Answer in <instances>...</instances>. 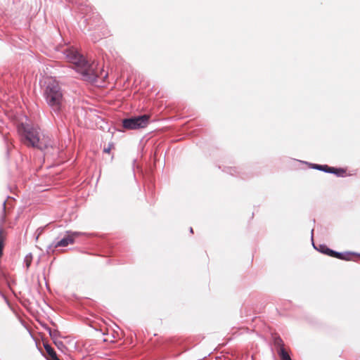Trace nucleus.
<instances>
[{
    "label": "nucleus",
    "mask_w": 360,
    "mask_h": 360,
    "mask_svg": "<svg viewBox=\"0 0 360 360\" xmlns=\"http://www.w3.org/2000/svg\"><path fill=\"white\" fill-rule=\"evenodd\" d=\"M279 355L281 358V360H291L290 356L283 347L280 349Z\"/></svg>",
    "instance_id": "8"
},
{
    "label": "nucleus",
    "mask_w": 360,
    "mask_h": 360,
    "mask_svg": "<svg viewBox=\"0 0 360 360\" xmlns=\"http://www.w3.org/2000/svg\"><path fill=\"white\" fill-rule=\"evenodd\" d=\"M149 121V116L142 115L126 119L123 121V127L127 129H137L146 127Z\"/></svg>",
    "instance_id": "4"
},
{
    "label": "nucleus",
    "mask_w": 360,
    "mask_h": 360,
    "mask_svg": "<svg viewBox=\"0 0 360 360\" xmlns=\"http://www.w3.org/2000/svg\"><path fill=\"white\" fill-rule=\"evenodd\" d=\"M45 348H46L47 353L49 354V356L51 358L56 355V352L50 347L47 346V347H45Z\"/></svg>",
    "instance_id": "10"
},
{
    "label": "nucleus",
    "mask_w": 360,
    "mask_h": 360,
    "mask_svg": "<svg viewBox=\"0 0 360 360\" xmlns=\"http://www.w3.org/2000/svg\"><path fill=\"white\" fill-rule=\"evenodd\" d=\"M110 148H105V149H104V151H105V153H109V152H110Z\"/></svg>",
    "instance_id": "13"
},
{
    "label": "nucleus",
    "mask_w": 360,
    "mask_h": 360,
    "mask_svg": "<svg viewBox=\"0 0 360 360\" xmlns=\"http://www.w3.org/2000/svg\"><path fill=\"white\" fill-rule=\"evenodd\" d=\"M19 130L22 133L26 144L43 150L48 146L49 140L44 135L39 134L37 129L29 124H22Z\"/></svg>",
    "instance_id": "3"
},
{
    "label": "nucleus",
    "mask_w": 360,
    "mask_h": 360,
    "mask_svg": "<svg viewBox=\"0 0 360 360\" xmlns=\"http://www.w3.org/2000/svg\"><path fill=\"white\" fill-rule=\"evenodd\" d=\"M32 259V257L31 255H27L25 258V262L26 264V266L28 268L31 264Z\"/></svg>",
    "instance_id": "11"
},
{
    "label": "nucleus",
    "mask_w": 360,
    "mask_h": 360,
    "mask_svg": "<svg viewBox=\"0 0 360 360\" xmlns=\"http://www.w3.org/2000/svg\"><path fill=\"white\" fill-rule=\"evenodd\" d=\"M314 168H316L320 170H323L327 172L337 173L335 169L333 167H328L326 165H315Z\"/></svg>",
    "instance_id": "7"
},
{
    "label": "nucleus",
    "mask_w": 360,
    "mask_h": 360,
    "mask_svg": "<svg viewBox=\"0 0 360 360\" xmlns=\"http://www.w3.org/2000/svg\"><path fill=\"white\" fill-rule=\"evenodd\" d=\"M3 248H4V235L2 230H0V258L3 254Z\"/></svg>",
    "instance_id": "9"
},
{
    "label": "nucleus",
    "mask_w": 360,
    "mask_h": 360,
    "mask_svg": "<svg viewBox=\"0 0 360 360\" xmlns=\"http://www.w3.org/2000/svg\"><path fill=\"white\" fill-rule=\"evenodd\" d=\"M51 359H52V360H60V359L57 357V356H56V355L55 356L52 357Z\"/></svg>",
    "instance_id": "12"
},
{
    "label": "nucleus",
    "mask_w": 360,
    "mask_h": 360,
    "mask_svg": "<svg viewBox=\"0 0 360 360\" xmlns=\"http://www.w3.org/2000/svg\"><path fill=\"white\" fill-rule=\"evenodd\" d=\"M66 58L75 65V70L79 72L86 79H93L95 76V70L93 64H89L77 51L70 49L65 52Z\"/></svg>",
    "instance_id": "1"
},
{
    "label": "nucleus",
    "mask_w": 360,
    "mask_h": 360,
    "mask_svg": "<svg viewBox=\"0 0 360 360\" xmlns=\"http://www.w3.org/2000/svg\"><path fill=\"white\" fill-rule=\"evenodd\" d=\"M76 235H77V233H74L72 234L68 235L66 238H64L62 240H60L58 243L57 246L65 247L69 244L72 243L74 241V236H76Z\"/></svg>",
    "instance_id": "6"
},
{
    "label": "nucleus",
    "mask_w": 360,
    "mask_h": 360,
    "mask_svg": "<svg viewBox=\"0 0 360 360\" xmlns=\"http://www.w3.org/2000/svg\"><path fill=\"white\" fill-rule=\"evenodd\" d=\"M320 251L326 255H328L333 256V257H335L337 258L343 259H350L349 255H348L347 257H342L340 253L334 252L333 250H330L325 246H321Z\"/></svg>",
    "instance_id": "5"
},
{
    "label": "nucleus",
    "mask_w": 360,
    "mask_h": 360,
    "mask_svg": "<svg viewBox=\"0 0 360 360\" xmlns=\"http://www.w3.org/2000/svg\"><path fill=\"white\" fill-rule=\"evenodd\" d=\"M44 96L47 103L54 110H58L63 103V94L57 81L52 78L44 80Z\"/></svg>",
    "instance_id": "2"
}]
</instances>
